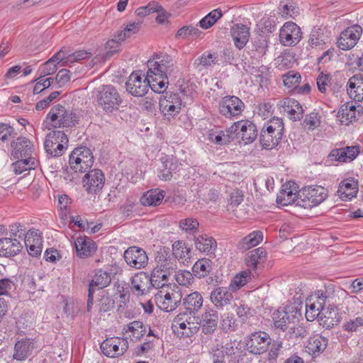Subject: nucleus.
I'll use <instances>...</instances> for the list:
<instances>
[{
	"mask_svg": "<svg viewBox=\"0 0 363 363\" xmlns=\"http://www.w3.org/2000/svg\"><path fill=\"white\" fill-rule=\"evenodd\" d=\"M342 304L349 313L354 312L355 307L361 305V301L354 296H350L348 292L340 287L334 286L325 287L324 290H318L307 298L306 301V318L308 320H315L320 313L330 312L336 305Z\"/></svg>",
	"mask_w": 363,
	"mask_h": 363,
	"instance_id": "f257e3e1",
	"label": "nucleus"
},
{
	"mask_svg": "<svg viewBox=\"0 0 363 363\" xmlns=\"http://www.w3.org/2000/svg\"><path fill=\"white\" fill-rule=\"evenodd\" d=\"M80 117L79 111L67 109L65 106L57 104L50 108L45 123L48 129L72 128L79 124Z\"/></svg>",
	"mask_w": 363,
	"mask_h": 363,
	"instance_id": "f03ea898",
	"label": "nucleus"
},
{
	"mask_svg": "<svg viewBox=\"0 0 363 363\" xmlns=\"http://www.w3.org/2000/svg\"><path fill=\"white\" fill-rule=\"evenodd\" d=\"M147 77L162 76L169 77L177 72L176 61L167 54H160L150 59L147 62Z\"/></svg>",
	"mask_w": 363,
	"mask_h": 363,
	"instance_id": "7ed1b4c3",
	"label": "nucleus"
},
{
	"mask_svg": "<svg viewBox=\"0 0 363 363\" xmlns=\"http://www.w3.org/2000/svg\"><path fill=\"white\" fill-rule=\"evenodd\" d=\"M284 123L279 118L274 117L264 125L260 133V143L267 150L277 146L283 136Z\"/></svg>",
	"mask_w": 363,
	"mask_h": 363,
	"instance_id": "20e7f679",
	"label": "nucleus"
},
{
	"mask_svg": "<svg viewBox=\"0 0 363 363\" xmlns=\"http://www.w3.org/2000/svg\"><path fill=\"white\" fill-rule=\"evenodd\" d=\"M328 196V191L321 186H307L299 191L296 206L311 208L321 203Z\"/></svg>",
	"mask_w": 363,
	"mask_h": 363,
	"instance_id": "39448f33",
	"label": "nucleus"
},
{
	"mask_svg": "<svg viewBox=\"0 0 363 363\" xmlns=\"http://www.w3.org/2000/svg\"><path fill=\"white\" fill-rule=\"evenodd\" d=\"M182 294L178 286L160 290L155 295L157 307L163 311L172 312L181 303Z\"/></svg>",
	"mask_w": 363,
	"mask_h": 363,
	"instance_id": "423d86ee",
	"label": "nucleus"
},
{
	"mask_svg": "<svg viewBox=\"0 0 363 363\" xmlns=\"http://www.w3.org/2000/svg\"><path fill=\"white\" fill-rule=\"evenodd\" d=\"M228 132L232 134L233 139H239L245 145L250 144L255 140L258 130L255 124L249 120H241L235 122Z\"/></svg>",
	"mask_w": 363,
	"mask_h": 363,
	"instance_id": "0eeeda50",
	"label": "nucleus"
},
{
	"mask_svg": "<svg viewBox=\"0 0 363 363\" xmlns=\"http://www.w3.org/2000/svg\"><path fill=\"white\" fill-rule=\"evenodd\" d=\"M94 157L91 150L86 147H79L71 153L69 164L71 169L76 172H86L93 165Z\"/></svg>",
	"mask_w": 363,
	"mask_h": 363,
	"instance_id": "6e6552de",
	"label": "nucleus"
},
{
	"mask_svg": "<svg viewBox=\"0 0 363 363\" xmlns=\"http://www.w3.org/2000/svg\"><path fill=\"white\" fill-rule=\"evenodd\" d=\"M121 101L119 93L112 85H104L98 91L97 102L106 112L117 109Z\"/></svg>",
	"mask_w": 363,
	"mask_h": 363,
	"instance_id": "1a4fd4ad",
	"label": "nucleus"
},
{
	"mask_svg": "<svg viewBox=\"0 0 363 363\" xmlns=\"http://www.w3.org/2000/svg\"><path fill=\"white\" fill-rule=\"evenodd\" d=\"M245 108V104L235 96H225L219 102V113L227 118L240 116Z\"/></svg>",
	"mask_w": 363,
	"mask_h": 363,
	"instance_id": "9d476101",
	"label": "nucleus"
},
{
	"mask_svg": "<svg viewBox=\"0 0 363 363\" xmlns=\"http://www.w3.org/2000/svg\"><path fill=\"white\" fill-rule=\"evenodd\" d=\"M104 354L108 357H116L124 354L128 348L126 338L114 337L106 339L100 346Z\"/></svg>",
	"mask_w": 363,
	"mask_h": 363,
	"instance_id": "9b49d317",
	"label": "nucleus"
},
{
	"mask_svg": "<svg viewBox=\"0 0 363 363\" xmlns=\"http://www.w3.org/2000/svg\"><path fill=\"white\" fill-rule=\"evenodd\" d=\"M302 37L300 27L295 23L286 22L280 29L279 41L284 46H294L298 43Z\"/></svg>",
	"mask_w": 363,
	"mask_h": 363,
	"instance_id": "f8f14e48",
	"label": "nucleus"
},
{
	"mask_svg": "<svg viewBox=\"0 0 363 363\" xmlns=\"http://www.w3.org/2000/svg\"><path fill=\"white\" fill-rule=\"evenodd\" d=\"M362 34V28L357 24L347 28L337 39V47L342 50H350L357 43Z\"/></svg>",
	"mask_w": 363,
	"mask_h": 363,
	"instance_id": "ddd939ff",
	"label": "nucleus"
},
{
	"mask_svg": "<svg viewBox=\"0 0 363 363\" xmlns=\"http://www.w3.org/2000/svg\"><path fill=\"white\" fill-rule=\"evenodd\" d=\"M271 344L269 335L262 331L252 333L247 341L246 347L250 353L260 354L265 352Z\"/></svg>",
	"mask_w": 363,
	"mask_h": 363,
	"instance_id": "4468645a",
	"label": "nucleus"
},
{
	"mask_svg": "<svg viewBox=\"0 0 363 363\" xmlns=\"http://www.w3.org/2000/svg\"><path fill=\"white\" fill-rule=\"evenodd\" d=\"M155 269L167 274L169 277L175 273L177 264L175 258L172 257L168 250L165 247L160 248L155 256Z\"/></svg>",
	"mask_w": 363,
	"mask_h": 363,
	"instance_id": "2eb2a0df",
	"label": "nucleus"
},
{
	"mask_svg": "<svg viewBox=\"0 0 363 363\" xmlns=\"http://www.w3.org/2000/svg\"><path fill=\"white\" fill-rule=\"evenodd\" d=\"M124 259L128 266L136 269L145 268L148 262L145 251L136 246L130 247L125 251Z\"/></svg>",
	"mask_w": 363,
	"mask_h": 363,
	"instance_id": "dca6fc26",
	"label": "nucleus"
},
{
	"mask_svg": "<svg viewBox=\"0 0 363 363\" xmlns=\"http://www.w3.org/2000/svg\"><path fill=\"white\" fill-rule=\"evenodd\" d=\"M126 90L133 96H144L149 89L147 74L143 79L139 72H133L125 82Z\"/></svg>",
	"mask_w": 363,
	"mask_h": 363,
	"instance_id": "f3484780",
	"label": "nucleus"
},
{
	"mask_svg": "<svg viewBox=\"0 0 363 363\" xmlns=\"http://www.w3.org/2000/svg\"><path fill=\"white\" fill-rule=\"evenodd\" d=\"M84 186L89 194L100 191L105 182V177L102 171L94 169L88 172L83 179Z\"/></svg>",
	"mask_w": 363,
	"mask_h": 363,
	"instance_id": "a211bd4d",
	"label": "nucleus"
},
{
	"mask_svg": "<svg viewBox=\"0 0 363 363\" xmlns=\"http://www.w3.org/2000/svg\"><path fill=\"white\" fill-rule=\"evenodd\" d=\"M33 144L25 137H19L11 143V156L14 159L32 157Z\"/></svg>",
	"mask_w": 363,
	"mask_h": 363,
	"instance_id": "6ab92c4d",
	"label": "nucleus"
},
{
	"mask_svg": "<svg viewBox=\"0 0 363 363\" xmlns=\"http://www.w3.org/2000/svg\"><path fill=\"white\" fill-rule=\"evenodd\" d=\"M362 113L361 106H356L352 103H346L340 106L337 117L342 124L347 125L352 122L357 121Z\"/></svg>",
	"mask_w": 363,
	"mask_h": 363,
	"instance_id": "aec40b11",
	"label": "nucleus"
},
{
	"mask_svg": "<svg viewBox=\"0 0 363 363\" xmlns=\"http://www.w3.org/2000/svg\"><path fill=\"white\" fill-rule=\"evenodd\" d=\"M299 197V191L296 189L295 183L289 182L281 186L277 194V203L281 206H288L294 203L296 206L297 199Z\"/></svg>",
	"mask_w": 363,
	"mask_h": 363,
	"instance_id": "412c9836",
	"label": "nucleus"
},
{
	"mask_svg": "<svg viewBox=\"0 0 363 363\" xmlns=\"http://www.w3.org/2000/svg\"><path fill=\"white\" fill-rule=\"evenodd\" d=\"M359 154V147L358 145H352L333 150L329 157L331 160L340 162H350L353 161Z\"/></svg>",
	"mask_w": 363,
	"mask_h": 363,
	"instance_id": "4be33fe9",
	"label": "nucleus"
},
{
	"mask_svg": "<svg viewBox=\"0 0 363 363\" xmlns=\"http://www.w3.org/2000/svg\"><path fill=\"white\" fill-rule=\"evenodd\" d=\"M218 323V313L211 308H206L201 315L202 332L206 335L213 334L217 328Z\"/></svg>",
	"mask_w": 363,
	"mask_h": 363,
	"instance_id": "5701e85b",
	"label": "nucleus"
},
{
	"mask_svg": "<svg viewBox=\"0 0 363 363\" xmlns=\"http://www.w3.org/2000/svg\"><path fill=\"white\" fill-rule=\"evenodd\" d=\"M24 243L28 254L35 257L42 252V238L37 230H30L25 235Z\"/></svg>",
	"mask_w": 363,
	"mask_h": 363,
	"instance_id": "b1692460",
	"label": "nucleus"
},
{
	"mask_svg": "<svg viewBox=\"0 0 363 363\" xmlns=\"http://www.w3.org/2000/svg\"><path fill=\"white\" fill-rule=\"evenodd\" d=\"M34 348L33 340L23 338L17 341L14 345L13 358L22 362L32 354Z\"/></svg>",
	"mask_w": 363,
	"mask_h": 363,
	"instance_id": "393cba45",
	"label": "nucleus"
},
{
	"mask_svg": "<svg viewBox=\"0 0 363 363\" xmlns=\"http://www.w3.org/2000/svg\"><path fill=\"white\" fill-rule=\"evenodd\" d=\"M328 340L319 335L311 336L305 343L306 351L312 356H318L326 349Z\"/></svg>",
	"mask_w": 363,
	"mask_h": 363,
	"instance_id": "a878e982",
	"label": "nucleus"
},
{
	"mask_svg": "<svg viewBox=\"0 0 363 363\" xmlns=\"http://www.w3.org/2000/svg\"><path fill=\"white\" fill-rule=\"evenodd\" d=\"M347 91L353 100L363 101V77L356 74L350 77L347 84Z\"/></svg>",
	"mask_w": 363,
	"mask_h": 363,
	"instance_id": "bb28decb",
	"label": "nucleus"
},
{
	"mask_svg": "<svg viewBox=\"0 0 363 363\" xmlns=\"http://www.w3.org/2000/svg\"><path fill=\"white\" fill-rule=\"evenodd\" d=\"M233 298L232 293L225 287H217L210 294L211 303L218 308H223L229 305Z\"/></svg>",
	"mask_w": 363,
	"mask_h": 363,
	"instance_id": "cd10ccee",
	"label": "nucleus"
},
{
	"mask_svg": "<svg viewBox=\"0 0 363 363\" xmlns=\"http://www.w3.org/2000/svg\"><path fill=\"white\" fill-rule=\"evenodd\" d=\"M230 33L235 47L240 50L243 48L249 40V28L245 25L238 23L231 28Z\"/></svg>",
	"mask_w": 363,
	"mask_h": 363,
	"instance_id": "c85d7f7f",
	"label": "nucleus"
},
{
	"mask_svg": "<svg viewBox=\"0 0 363 363\" xmlns=\"http://www.w3.org/2000/svg\"><path fill=\"white\" fill-rule=\"evenodd\" d=\"M179 169L178 160L174 157H165L162 160V167L160 169L158 177L164 181H169Z\"/></svg>",
	"mask_w": 363,
	"mask_h": 363,
	"instance_id": "c756f323",
	"label": "nucleus"
},
{
	"mask_svg": "<svg viewBox=\"0 0 363 363\" xmlns=\"http://www.w3.org/2000/svg\"><path fill=\"white\" fill-rule=\"evenodd\" d=\"M22 245L16 239L0 238V257H12L21 252Z\"/></svg>",
	"mask_w": 363,
	"mask_h": 363,
	"instance_id": "7c9ffc66",
	"label": "nucleus"
},
{
	"mask_svg": "<svg viewBox=\"0 0 363 363\" xmlns=\"http://www.w3.org/2000/svg\"><path fill=\"white\" fill-rule=\"evenodd\" d=\"M77 255L80 258L91 256L96 250V244L89 238H78L74 242Z\"/></svg>",
	"mask_w": 363,
	"mask_h": 363,
	"instance_id": "2f4dec72",
	"label": "nucleus"
},
{
	"mask_svg": "<svg viewBox=\"0 0 363 363\" xmlns=\"http://www.w3.org/2000/svg\"><path fill=\"white\" fill-rule=\"evenodd\" d=\"M210 353L213 363H225L226 359L234 353V348L229 345L218 343L211 347Z\"/></svg>",
	"mask_w": 363,
	"mask_h": 363,
	"instance_id": "473e14b6",
	"label": "nucleus"
},
{
	"mask_svg": "<svg viewBox=\"0 0 363 363\" xmlns=\"http://www.w3.org/2000/svg\"><path fill=\"white\" fill-rule=\"evenodd\" d=\"M354 312L352 313L351 311L349 313L347 311L348 315L352 316V315H358L360 313H362V302L361 301V305H359L357 308L354 306ZM363 327V315H359L357 317H350L348 320H346L342 325V329L348 333H354L357 332L359 328Z\"/></svg>",
	"mask_w": 363,
	"mask_h": 363,
	"instance_id": "72a5a7b5",
	"label": "nucleus"
},
{
	"mask_svg": "<svg viewBox=\"0 0 363 363\" xmlns=\"http://www.w3.org/2000/svg\"><path fill=\"white\" fill-rule=\"evenodd\" d=\"M357 191V182L353 179H345L339 184L337 194L342 201H347L355 197Z\"/></svg>",
	"mask_w": 363,
	"mask_h": 363,
	"instance_id": "f704fd0d",
	"label": "nucleus"
},
{
	"mask_svg": "<svg viewBox=\"0 0 363 363\" xmlns=\"http://www.w3.org/2000/svg\"><path fill=\"white\" fill-rule=\"evenodd\" d=\"M194 244L196 250L207 254L213 253L217 247L216 240L206 234L194 237Z\"/></svg>",
	"mask_w": 363,
	"mask_h": 363,
	"instance_id": "c9c22d12",
	"label": "nucleus"
},
{
	"mask_svg": "<svg viewBox=\"0 0 363 363\" xmlns=\"http://www.w3.org/2000/svg\"><path fill=\"white\" fill-rule=\"evenodd\" d=\"M329 40L328 30L325 27L315 26L310 34L308 43L313 48L325 45Z\"/></svg>",
	"mask_w": 363,
	"mask_h": 363,
	"instance_id": "e433bc0d",
	"label": "nucleus"
},
{
	"mask_svg": "<svg viewBox=\"0 0 363 363\" xmlns=\"http://www.w3.org/2000/svg\"><path fill=\"white\" fill-rule=\"evenodd\" d=\"M203 296L198 291L191 293L183 299V305L189 314L198 312L203 306Z\"/></svg>",
	"mask_w": 363,
	"mask_h": 363,
	"instance_id": "4c0bfd02",
	"label": "nucleus"
},
{
	"mask_svg": "<svg viewBox=\"0 0 363 363\" xmlns=\"http://www.w3.org/2000/svg\"><path fill=\"white\" fill-rule=\"evenodd\" d=\"M164 197V191L160 189H152L144 193L140 201L143 206H156L161 203Z\"/></svg>",
	"mask_w": 363,
	"mask_h": 363,
	"instance_id": "58836bf2",
	"label": "nucleus"
},
{
	"mask_svg": "<svg viewBox=\"0 0 363 363\" xmlns=\"http://www.w3.org/2000/svg\"><path fill=\"white\" fill-rule=\"evenodd\" d=\"M111 279L110 274L99 269L96 271L93 279L89 286V291L95 292L96 290L104 289L109 285Z\"/></svg>",
	"mask_w": 363,
	"mask_h": 363,
	"instance_id": "ea45409f",
	"label": "nucleus"
},
{
	"mask_svg": "<svg viewBox=\"0 0 363 363\" xmlns=\"http://www.w3.org/2000/svg\"><path fill=\"white\" fill-rule=\"evenodd\" d=\"M283 107L294 121H299L303 118V109L299 102L294 99H285Z\"/></svg>",
	"mask_w": 363,
	"mask_h": 363,
	"instance_id": "a19ab883",
	"label": "nucleus"
},
{
	"mask_svg": "<svg viewBox=\"0 0 363 363\" xmlns=\"http://www.w3.org/2000/svg\"><path fill=\"white\" fill-rule=\"evenodd\" d=\"M150 282V277L144 272L137 273L131 279V289L138 295H143Z\"/></svg>",
	"mask_w": 363,
	"mask_h": 363,
	"instance_id": "79ce46f5",
	"label": "nucleus"
},
{
	"mask_svg": "<svg viewBox=\"0 0 363 363\" xmlns=\"http://www.w3.org/2000/svg\"><path fill=\"white\" fill-rule=\"evenodd\" d=\"M295 318V315H290L284 308H279L273 313V320L275 327L281 329L283 331L288 328L291 320Z\"/></svg>",
	"mask_w": 363,
	"mask_h": 363,
	"instance_id": "37998d69",
	"label": "nucleus"
},
{
	"mask_svg": "<svg viewBox=\"0 0 363 363\" xmlns=\"http://www.w3.org/2000/svg\"><path fill=\"white\" fill-rule=\"evenodd\" d=\"M263 234L259 230H255L243 238L238 244V247L247 250L259 245L262 241Z\"/></svg>",
	"mask_w": 363,
	"mask_h": 363,
	"instance_id": "c03bdc74",
	"label": "nucleus"
},
{
	"mask_svg": "<svg viewBox=\"0 0 363 363\" xmlns=\"http://www.w3.org/2000/svg\"><path fill=\"white\" fill-rule=\"evenodd\" d=\"M57 139H60L61 143H67L68 141L67 135L62 131H53L47 135L44 146L47 152L52 155L53 144L57 143Z\"/></svg>",
	"mask_w": 363,
	"mask_h": 363,
	"instance_id": "a18cd8bd",
	"label": "nucleus"
},
{
	"mask_svg": "<svg viewBox=\"0 0 363 363\" xmlns=\"http://www.w3.org/2000/svg\"><path fill=\"white\" fill-rule=\"evenodd\" d=\"M169 281V276L162 272L154 268L152 272L151 277H150V282L154 288L162 289L164 290V288H169L167 285Z\"/></svg>",
	"mask_w": 363,
	"mask_h": 363,
	"instance_id": "49530a36",
	"label": "nucleus"
},
{
	"mask_svg": "<svg viewBox=\"0 0 363 363\" xmlns=\"http://www.w3.org/2000/svg\"><path fill=\"white\" fill-rule=\"evenodd\" d=\"M266 256V252L263 247L256 248L247 254L245 259L246 264L250 269H256L257 264Z\"/></svg>",
	"mask_w": 363,
	"mask_h": 363,
	"instance_id": "de8ad7c7",
	"label": "nucleus"
},
{
	"mask_svg": "<svg viewBox=\"0 0 363 363\" xmlns=\"http://www.w3.org/2000/svg\"><path fill=\"white\" fill-rule=\"evenodd\" d=\"M16 162L12 164V169L16 174H20L23 172L35 169V160L33 157L17 159Z\"/></svg>",
	"mask_w": 363,
	"mask_h": 363,
	"instance_id": "09e8293b",
	"label": "nucleus"
},
{
	"mask_svg": "<svg viewBox=\"0 0 363 363\" xmlns=\"http://www.w3.org/2000/svg\"><path fill=\"white\" fill-rule=\"evenodd\" d=\"M124 333H127L130 332L132 335V340H139L146 333V328L143 322L135 320L130 323L128 325L123 328Z\"/></svg>",
	"mask_w": 363,
	"mask_h": 363,
	"instance_id": "8fccbe9b",
	"label": "nucleus"
},
{
	"mask_svg": "<svg viewBox=\"0 0 363 363\" xmlns=\"http://www.w3.org/2000/svg\"><path fill=\"white\" fill-rule=\"evenodd\" d=\"M169 77L153 75L152 77H147L149 87L155 93L162 94L167 89L169 83Z\"/></svg>",
	"mask_w": 363,
	"mask_h": 363,
	"instance_id": "3c124183",
	"label": "nucleus"
},
{
	"mask_svg": "<svg viewBox=\"0 0 363 363\" xmlns=\"http://www.w3.org/2000/svg\"><path fill=\"white\" fill-rule=\"evenodd\" d=\"M211 270V261L206 258L199 259L192 267L194 274L199 278L204 277Z\"/></svg>",
	"mask_w": 363,
	"mask_h": 363,
	"instance_id": "603ef678",
	"label": "nucleus"
},
{
	"mask_svg": "<svg viewBox=\"0 0 363 363\" xmlns=\"http://www.w3.org/2000/svg\"><path fill=\"white\" fill-rule=\"evenodd\" d=\"M181 101H174V104L168 105L166 101H160V110L163 116L169 120L177 115L181 110Z\"/></svg>",
	"mask_w": 363,
	"mask_h": 363,
	"instance_id": "864d4df0",
	"label": "nucleus"
},
{
	"mask_svg": "<svg viewBox=\"0 0 363 363\" xmlns=\"http://www.w3.org/2000/svg\"><path fill=\"white\" fill-rule=\"evenodd\" d=\"M222 16L223 13L220 9H214L199 21V26L203 29H208L212 27Z\"/></svg>",
	"mask_w": 363,
	"mask_h": 363,
	"instance_id": "5fc2aeb1",
	"label": "nucleus"
},
{
	"mask_svg": "<svg viewBox=\"0 0 363 363\" xmlns=\"http://www.w3.org/2000/svg\"><path fill=\"white\" fill-rule=\"evenodd\" d=\"M172 252L175 259L186 260L189 258L190 248L184 242L178 240L172 245Z\"/></svg>",
	"mask_w": 363,
	"mask_h": 363,
	"instance_id": "6e6d98bb",
	"label": "nucleus"
},
{
	"mask_svg": "<svg viewBox=\"0 0 363 363\" xmlns=\"http://www.w3.org/2000/svg\"><path fill=\"white\" fill-rule=\"evenodd\" d=\"M250 269L247 271H243L240 274H237L234 277L233 280L230 284V289L232 291H237L244 285H245L247 281L250 279Z\"/></svg>",
	"mask_w": 363,
	"mask_h": 363,
	"instance_id": "4d7b16f0",
	"label": "nucleus"
},
{
	"mask_svg": "<svg viewBox=\"0 0 363 363\" xmlns=\"http://www.w3.org/2000/svg\"><path fill=\"white\" fill-rule=\"evenodd\" d=\"M199 223L194 218H186L179 221V228L186 234L194 235L198 230Z\"/></svg>",
	"mask_w": 363,
	"mask_h": 363,
	"instance_id": "13d9d810",
	"label": "nucleus"
},
{
	"mask_svg": "<svg viewBox=\"0 0 363 363\" xmlns=\"http://www.w3.org/2000/svg\"><path fill=\"white\" fill-rule=\"evenodd\" d=\"M281 2L279 6V13L284 18H294L299 13V9L293 3L289 2L283 4Z\"/></svg>",
	"mask_w": 363,
	"mask_h": 363,
	"instance_id": "bf43d9fd",
	"label": "nucleus"
},
{
	"mask_svg": "<svg viewBox=\"0 0 363 363\" xmlns=\"http://www.w3.org/2000/svg\"><path fill=\"white\" fill-rule=\"evenodd\" d=\"M301 74L294 71H289L283 75L284 84L289 89L296 88L301 82Z\"/></svg>",
	"mask_w": 363,
	"mask_h": 363,
	"instance_id": "052dcab7",
	"label": "nucleus"
},
{
	"mask_svg": "<svg viewBox=\"0 0 363 363\" xmlns=\"http://www.w3.org/2000/svg\"><path fill=\"white\" fill-rule=\"evenodd\" d=\"M209 140L217 145H226L233 140L232 134L228 133V130H226L225 133L223 131H220L218 134L214 133H210Z\"/></svg>",
	"mask_w": 363,
	"mask_h": 363,
	"instance_id": "680f3d73",
	"label": "nucleus"
},
{
	"mask_svg": "<svg viewBox=\"0 0 363 363\" xmlns=\"http://www.w3.org/2000/svg\"><path fill=\"white\" fill-rule=\"evenodd\" d=\"M57 63L56 62L52 60V58H50L48 61H46L39 69V74L40 78H43L44 77L47 75L52 74L55 73L57 69Z\"/></svg>",
	"mask_w": 363,
	"mask_h": 363,
	"instance_id": "e2e57ef3",
	"label": "nucleus"
},
{
	"mask_svg": "<svg viewBox=\"0 0 363 363\" xmlns=\"http://www.w3.org/2000/svg\"><path fill=\"white\" fill-rule=\"evenodd\" d=\"M70 53L71 51L69 50V49L62 48L60 49L59 52L55 53L52 57V58L56 62L57 64L60 65V66H68L70 65V62L67 60V58Z\"/></svg>",
	"mask_w": 363,
	"mask_h": 363,
	"instance_id": "0e129e2a",
	"label": "nucleus"
},
{
	"mask_svg": "<svg viewBox=\"0 0 363 363\" xmlns=\"http://www.w3.org/2000/svg\"><path fill=\"white\" fill-rule=\"evenodd\" d=\"M161 10V6L156 3H150L145 6H142L136 9L135 13L138 16L144 17L152 13L159 12Z\"/></svg>",
	"mask_w": 363,
	"mask_h": 363,
	"instance_id": "69168bd1",
	"label": "nucleus"
},
{
	"mask_svg": "<svg viewBox=\"0 0 363 363\" xmlns=\"http://www.w3.org/2000/svg\"><path fill=\"white\" fill-rule=\"evenodd\" d=\"M121 44L114 39L109 40L105 44L106 53L103 56V59H109L115 53L120 50Z\"/></svg>",
	"mask_w": 363,
	"mask_h": 363,
	"instance_id": "338daca9",
	"label": "nucleus"
},
{
	"mask_svg": "<svg viewBox=\"0 0 363 363\" xmlns=\"http://www.w3.org/2000/svg\"><path fill=\"white\" fill-rule=\"evenodd\" d=\"M259 35L264 34L266 32L272 33L275 28V21L269 18H262L257 24Z\"/></svg>",
	"mask_w": 363,
	"mask_h": 363,
	"instance_id": "774afa93",
	"label": "nucleus"
}]
</instances>
